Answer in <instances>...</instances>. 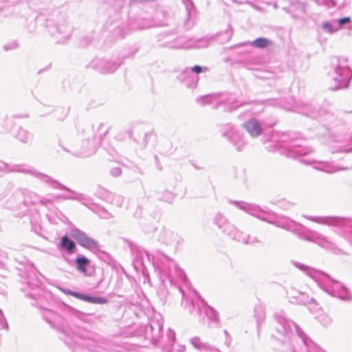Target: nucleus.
I'll use <instances>...</instances> for the list:
<instances>
[{
  "label": "nucleus",
  "mask_w": 352,
  "mask_h": 352,
  "mask_svg": "<svg viewBox=\"0 0 352 352\" xmlns=\"http://www.w3.org/2000/svg\"><path fill=\"white\" fill-rule=\"evenodd\" d=\"M72 295L79 299L84 300V301L89 302L91 303L92 302V297H91V296L83 295V294H80L78 293H73Z\"/></svg>",
  "instance_id": "obj_6"
},
{
  "label": "nucleus",
  "mask_w": 352,
  "mask_h": 352,
  "mask_svg": "<svg viewBox=\"0 0 352 352\" xmlns=\"http://www.w3.org/2000/svg\"><path fill=\"white\" fill-rule=\"evenodd\" d=\"M329 25L328 23L324 24V28H328Z\"/></svg>",
  "instance_id": "obj_11"
},
{
  "label": "nucleus",
  "mask_w": 352,
  "mask_h": 352,
  "mask_svg": "<svg viewBox=\"0 0 352 352\" xmlns=\"http://www.w3.org/2000/svg\"><path fill=\"white\" fill-rule=\"evenodd\" d=\"M76 264H77V268L78 270L84 273V274H86L87 273V268H86V266L89 264V261L82 256V257H80V258H77L76 259Z\"/></svg>",
  "instance_id": "obj_3"
},
{
  "label": "nucleus",
  "mask_w": 352,
  "mask_h": 352,
  "mask_svg": "<svg viewBox=\"0 0 352 352\" xmlns=\"http://www.w3.org/2000/svg\"><path fill=\"white\" fill-rule=\"evenodd\" d=\"M72 295L79 299L84 300V301L89 302L91 303L92 302V297H91V296L83 295V294H80L78 293H73Z\"/></svg>",
  "instance_id": "obj_7"
},
{
  "label": "nucleus",
  "mask_w": 352,
  "mask_h": 352,
  "mask_svg": "<svg viewBox=\"0 0 352 352\" xmlns=\"http://www.w3.org/2000/svg\"><path fill=\"white\" fill-rule=\"evenodd\" d=\"M270 44V41L265 38H258L252 43V45L258 48H264Z\"/></svg>",
  "instance_id": "obj_4"
},
{
  "label": "nucleus",
  "mask_w": 352,
  "mask_h": 352,
  "mask_svg": "<svg viewBox=\"0 0 352 352\" xmlns=\"http://www.w3.org/2000/svg\"><path fill=\"white\" fill-rule=\"evenodd\" d=\"M79 243L82 246L88 247L89 245H91L94 243V241L91 239L87 238L85 235H83L79 239Z\"/></svg>",
  "instance_id": "obj_5"
},
{
  "label": "nucleus",
  "mask_w": 352,
  "mask_h": 352,
  "mask_svg": "<svg viewBox=\"0 0 352 352\" xmlns=\"http://www.w3.org/2000/svg\"><path fill=\"white\" fill-rule=\"evenodd\" d=\"M243 126L250 134V135L253 137L258 136L262 133L261 126L256 120H251L246 122L243 124Z\"/></svg>",
  "instance_id": "obj_1"
},
{
  "label": "nucleus",
  "mask_w": 352,
  "mask_h": 352,
  "mask_svg": "<svg viewBox=\"0 0 352 352\" xmlns=\"http://www.w3.org/2000/svg\"><path fill=\"white\" fill-rule=\"evenodd\" d=\"M338 24L342 26L344 24H346V23H349L351 22V18L350 17H343V18H341L338 20Z\"/></svg>",
  "instance_id": "obj_9"
},
{
  "label": "nucleus",
  "mask_w": 352,
  "mask_h": 352,
  "mask_svg": "<svg viewBox=\"0 0 352 352\" xmlns=\"http://www.w3.org/2000/svg\"><path fill=\"white\" fill-rule=\"evenodd\" d=\"M94 304H106L107 300L102 297H92V302Z\"/></svg>",
  "instance_id": "obj_8"
},
{
  "label": "nucleus",
  "mask_w": 352,
  "mask_h": 352,
  "mask_svg": "<svg viewBox=\"0 0 352 352\" xmlns=\"http://www.w3.org/2000/svg\"><path fill=\"white\" fill-rule=\"evenodd\" d=\"M61 246L63 248L66 249L69 253L72 252L75 248L74 243L71 241L67 236L62 237Z\"/></svg>",
  "instance_id": "obj_2"
},
{
  "label": "nucleus",
  "mask_w": 352,
  "mask_h": 352,
  "mask_svg": "<svg viewBox=\"0 0 352 352\" xmlns=\"http://www.w3.org/2000/svg\"><path fill=\"white\" fill-rule=\"evenodd\" d=\"M192 71L199 74L201 72V67L200 66L196 65L192 68Z\"/></svg>",
  "instance_id": "obj_10"
}]
</instances>
